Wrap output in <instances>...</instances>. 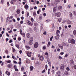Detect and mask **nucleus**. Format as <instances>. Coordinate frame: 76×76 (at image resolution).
Wrapping results in <instances>:
<instances>
[{
    "label": "nucleus",
    "instance_id": "1",
    "mask_svg": "<svg viewBox=\"0 0 76 76\" xmlns=\"http://www.w3.org/2000/svg\"><path fill=\"white\" fill-rule=\"evenodd\" d=\"M68 42L69 43H71L72 44H75V40L73 39L69 38L68 39Z\"/></svg>",
    "mask_w": 76,
    "mask_h": 76
},
{
    "label": "nucleus",
    "instance_id": "2",
    "mask_svg": "<svg viewBox=\"0 0 76 76\" xmlns=\"http://www.w3.org/2000/svg\"><path fill=\"white\" fill-rule=\"evenodd\" d=\"M27 24L28 25H30V26H32V25H33V23H31L29 20H28L27 23Z\"/></svg>",
    "mask_w": 76,
    "mask_h": 76
},
{
    "label": "nucleus",
    "instance_id": "3",
    "mask_svg": "<svg viewBox=\"0 0 76 76\" xmlns=\"http://www.w3.org/2000/svg\"><path fill=\"white\" fill-rule=\"evenodd\" d=\"M38 43L36 42L34 45V48H38Z\"/></svg>",
    "mask_w": 76,
    "mask_h": 76
},
{
    "label": "nucleus",
    "instance_id": "4",
    "mask_svg": "<svg viewBox=\"0 0 76 76\" xmlns=\"http://www.w3.org/2000/svg\"><path fill=\"white\" fill-rule=\"evenodd\" d=\"M64 64H61V65L60 68L61 70H64Z\"/></svg>",
    "mask_w": 76,
    "mask_h": 76
},
{
    "label": "nucleus",
    "instance_id": "5",
    "mask_svg": "<svg viewBox=\"0 0 76 76\" xmlns=\"http://www.w3.org/2000/svg\"><path fill=\"white\" fill-rule=\"evenodd\" d=\"M28 44L29 45H32L33 44V42L31 40H30L28 42Z\"/></svg>",
    "mask_w": 76,
    "mask_h": 76
},
{
    "label": "nucleus",
    "instance_id": "6",
    "mask_svg": "<svg viewBox=\"0 0 76 76\" xmlns=\"http://www.w3.org/2000/svg\"><path fill=\"white\" fill-rule=\"evenodd\" d=\"M56 15L57 17H60L61 16V13L60 12H58L56 14Z\"/></svg>",
    "mask_w": 76,
    "mask_h": 76
},
{
    "label": "nucleus",
    "instance_id": "7",
    "mask_svg": "<svg viewBox=\"0 0 76 76\" xmlns=\"http://www.w3.org/2000/svg\"><path fill=\"white\" fill-rule=\"evenodd\" d=\"M70 63L71 64H72V65H74V64H75V63H74V61L72 60H71L70 61Z\"/></svg>",
    "mask_w": 76,
    "mask_h": 76
},
{
    "label": "nucleus",
    "instance_id": "8",
    "mask_svg": "<svg viewBox=\"0 0 76 76\" xmlns=\"http://www.w3.org/2000/svg\"><path fill=\"white\" fill-rule=\"evenodd\" d=\"M24 7L26 10H28L29 8V6L27 4L25 5Z\"/></svg>",
    "mask_w": 76,
    "mask_h": 76
},
{
    "label": "nucleus",
    "instance_id": "9",
    "mask_svg": "<svg viewBox=\"0 0 76 76\" xmlns=\"http://www.w3.org/2000/svg\"><path fill=\"white\" fill-rule=\"evenodd\" d=\"M48 62L50 66H51V61H50V59H48Z\"/></svg>",
    "mask_w": 76,
    "mask_h": 76
},
{
    "label": "nucleus",
    "instance_id": "10",
    "mask_svg": "<svg viewBox=\"0 0 76 76\" xmlns=\"http://www.w3.org/2000/svg\"><path fill=\"white\" fill-rule=\"evenodd\" d=\"M58 9L59 10H62V9H63V7L61 6H59L58 7Z\"/></svg>",
    "mask_w": 76,
    "mask_h": 76
},
{
    "label": "nucleus",
    "instance_id": "11",
    "mask_svg": "<svg viewBox=\"0 0 76 76\" xmlns=\"http://www.w3.org/2000/svg\"><path fill=\"white\" fill-rule=\"evenodd\" d=\"M53 10L54 13H56L57 11V8L56 7H54Z\"/></svg>",
    "mask_w": 76,
    "mask_h": 76
},
{
    "label": "nucleus",
    "instance_id": "12",
    "mask_svg": "<svg viewBox=\"0 0 76 76\" xmlns=\"http://www.w3.org/2000/svg\"><path fill=\"white\" fill-rule=\"evenodd\" d=\"M39 59L41 61H43L44 60V57L42 56H41L40 57Z\"/></svg>",
    "mask_w": 76,
    "mask_h": 76
},
{
    "label": "nucleus",
    "instance_id": "13",
    "mask_svg": "<svg viewBox=\"0 0 76 76\" xmlns=\"http://www.w3.org/2000/svg\"><path fill=\"white\" fill-rule=\"evenodd\" d=\"M58 46L60 48H61V49H63V46H61L60 45V44H58Z\"/></svg>",
    "mask_w": 76,
    "mask_h": 76
},
{
    "label": "nucleus",
    "instance_id": "14",
    "mask_svg": "<svg viewBox=\"0 0 76 76\" xmlns=\"http://www.w3.org/2000/svg\"><path fill=\"white\" fill-rule=\"evenodd\" d=\"M58 35H57L56 36L55 39L56 40H58V39H59V37H58Z\"/></svg>",
    "mask_w": 76,
    "mask_h": 76
},
{
    "label": "nucleus",
    "instance_id": "15",
    "mask_svg": "<svg viewBox=\"0 0 76 76\" xmlns=\"http://www.w3.org/2000/svg\"><path fill=\"white\" fill-rule=\"evenodd\" d=\"M61 45L62 46H66L67 44L66 43H65L64 42H62L61 44Z\"/></svg>",
    "mask_w": 76,
    "mask_h": 76
},
{
    "label": "nucleus",
    "instance_id": "16",
    "mask_svg": "<svg viewBox=\"0 0 76 76\" xmlns=\"http://www.w3.org/2000/svg\"><path fill=\"white\" fill-rule=\"evenodd\" d=\"M12 66V65H11V64H8L7 65V67L8 68H11Z\"/></svg>",
    "mask_w": 76,
    "mask_h": 76
},
{
    "label": "nucleus",
    "instance_id": "17",
    "mask_svg": "<svg viewBox=\"0 0 76 76\" xmlns=\"http://www.w3.org/2000/svg\"><path fill=\"white\" fill-rule=\"evenodd\" d=\"M15 46L17 48H18V49H19L20 47H19V45L18 44H15Z\"/></svg>",
    "mask_w": 76,
    "mask_h": 76
},
{
    "label": "nucleus",
    "instance_id": "18",
    "mask_svg": "<svg viewBox=\"0 0 76 76\" xmlns=\"http://www.w3.org/2000/svg\"><path fill=\"white\" fill-rule=\"evenodd\" d=\"M30 34L28 33L27 34V38H30Z\"/></svg>",
    "mask_w": 76,
    "mask_h": 76
},
{
    "label": "nucleus",
    "instance_id": "19",
    "mask_svg": "<svg viewBox=\"0 0 76 76\" xmlns=\"http://www.w3.org/2000/svg\"><path fill=\"white\" fill-rule=\"evenodd\" d=\"M67 23L70 25L71 24V21L69 20H68L67 21Z\"/></svg>",
    "mask_w": 76,
    "mask_h": 76
},
{
    "label": "nucleus",
    "instance_id": "20",
    "mask_svg": "<svg viewBox=\"0 0 76 76\" xmlns=\"http://www.w3.org/2000/svg\"><path fill=\"white\" fill-rule=\"evenodd\" d=\"M33 16L34 17L37 16V14H36V12H34L33 13Z\"/></svg>",
    "mask_w": 76,
    "mask_h": 76
},
{
    "label": "nucleus",
    "instance_id": "21",
    "mask_svg": "<svg viewBox=\"0 0 76 76\" xmlns=\"http://www.w3.org/2000/svg\"><path fill=\"white\" fill-rule=\"evenodd\" d=\"M60 31L59 30H57V32H56V34L58 35H59V34H60Z\"/></svg>",
    "mask_w": 76,
    "mask_h": 76
},
{
    "label": "nucleus",
    "instance_id": "22",
    "mask_svg": "<svg viewBox=\"0 0 76 76\" xmlns=\"http://www.w3.org/2000/svg\"><path fill=\"white\" fill-rule=\"evenodd\" d=\"M73 34L74 35H76V30H75L73 31Z\"/></svg>",
    "mask_w": 76,
    "mask_h": 76
},
{
    "label": "nucleus",
    "instance_id": "23",
    "mask_svg": "<svg viewBox=\"0 0 76 76\" xmlns=\"http://www.w3.org/2000/svg\"><path fill=\"white\" fill-rule=\"evenodd\" d=\"M5 53H6V54H8V53H9V51L7 50L6 49L5 50Z\"/></svg>",
    "mask_w": 76,
    "mask_h": 76
},
{
    "label": "nucleus",
    "instance_id": "24",
    "mask_svg": "<svg viewBox=\"0 0 76 76\" xmlns=\"http://www.w3.org/2000/svg\"><path fill=\"white\" fill-rule=\"evenodd\" d=\"M20 10H18L17 11V13H18V14H19V13H20Z\"/></svg>",
    "mask_w": 76,
    "mask_h": 76
},
{
    "label": "nucleus",
    "instance_id": "25",
    "mask_svg": "<svg viewBox=\"0 0 76 76\" xmlns=\"http://www.w3.org/2000/svg\"><path fill=\"white\" fill-rule=\"evenodd\" d=\"M12 51L13 53H15L16 52V50L14 48H12Z\"/></svg>",
    "mask_w": 76,
    "mask_h": 76
},
{
    "label": "nucleus",
    "instance_id": "26",
    "mask_svg": "<svg viewBox=\"0 0 76 76\" xmlns=\"http://www.w3.org/2000/svg\"><path fill=\"white\" fill-rule=\"evenodd\" d=\"M11 4H14V3H15V2L13 1V0H11Z\"/></svg>",
    "mask_w": 76,
    "mask_h": 76
},
{
    "label": "nucleus",
    "instance_id": "27",
    "mask_svg": "<svg viewBox=\"0 0 76 76\" xmlns=\"http://www.w3.org/2000/svg\"><path fill=\"white\" fill-rule=\"evenodd\" d=\"M33 69H34V67L32 66H31V67H30L31 71L32 70H33Z\"/></svg>",
    "mask_w": 76,
    "mask_h": 76
},
{
    "label": "nucleus",
    "instance_id": "28",
    "mask_svg": "<svg viewBox=\"0 0 76 76\" xmlns=\"http://www.w3.org/2000/svg\"><path fill=\"white\" fill-rule=\"evenodd\" d=\"M26 48H27V50H29V49L30 47H29V46H26Z\"/></svg>",
    "mask_w": 76,
    "mask_h": 76
},
{
    "label": "nucleus",
    "instance_id": "29",
    "mask_svg": "<svg viewBox=\"0 0 76 76\" xmlns=\"http://www.w3.org/2000/svg\"><path fill=\"white\" fill-rule=\"evenodd\" d=\"M27 55L28 57H31V54L29 53H27Z\"/></svg>",
    "mask_w": 76,
    "mask_h": 76
},
{
    "label": "nucleus",
    "instance_id": "30",
    "mask_svg": "<svg viewBox=\"0 0 76 76\" xmlns=\"http://www.w3.org/2000/svg\"><path fill=\"white\" fill-rule=\"evenodd\" d=\"M6 62H7V63H11V61L10 60L9 61H7Z\"/></svg>",
    "mask_w": 76,
    "mask_h": 76
},
{
    "label": "nucleus",
    "instance_id": "31",
    "mask_svg": "<svg viewBox=\"0 0 76 76\" xmlns=\"http://www.w3.org/2000/svg\"><path fill=\"white\" fill-rule=\"evenodd\" d=\"M39 12H41V10L39 9L38 11H37V14H39Z\"/></svg>",
    "mask_w": 76,
    "mask_h": 76
},
{
    "label": "nucleus",
    "instance_id": "32",
    "mask_svg": "<svg viewBox=\"0 0 76 76\" xmlns=\"http://www.w3.org/2000/svg\"><path fill=\"white\" fill-rule=\"evenodd\" d=\"M21 69V71H23V70H24V67L23 66H22Z\"/></svg>",
    "mask_w": 76,
    "mask_h": 76
},
{
    "label": "nucleus",
    "instance_id": "33",
    "mask_svg": "<svg viewBox=\"0 0 76 76\" xmlns=\"http://www.w3.org/2000/svg\"><path fill=\"white\" fill-rule=\"evenodd\" d=\"M60 73V71H58L56 72L57 75H59Z\"/></svg>",
    "mask_w": 76,
    "mask_h": 76
},
{
    "label": "nucleus",
    "instance_id": "34",
    "mask_svg": "<svg viewBox=\"0 0 76 76\" xmlns=\"http://www.w3.org/2000/svg\"><path fill=\"white\" fill-rule=\"evenodd\" d=\"M53 36H52V37H51L50 39V41H52V39H53Z\"/></svg>",
    "mask_w": 76,
    "mask_h": 76
},
{
    "label": "nucleus",
    "instance_id": "35",
    "mask_svg": "<svg viewBox=\"0 0 76 76\" xmlns=\"http://www.w3.org/2000/svg\"><path fill=\"white\" fill-rule=\"evenodd\" d=\"M30 39H31L30 41H33V37H31L30 38Z\"/></svg>",
    "mask_w": 76,
    "mask_h": 76
},
{
    "label": "nucleus",
    "instance_id": "36",
    "mask_svg": "<svg viewBox=\"0 0 76 76\" xmlns=\"http://www.w3.org/2000/svg\"><path fill=\"white\" fill-rule=\"evenodd\" d=\"M43 50H45V49H46V47H45V46H43Z\"/></svg>",
    "mask_w": 76,
    "mask_h": 76
},
{
    "label": "nucleus",
    "instance_id": "37",
    "mask_svg": "<svg viewBox=\"0 0 76 76\" xmlns=\"http://www.w3.org/2000/svg\"><path fill=\"white\" fill-rule=\"evenodd\" d=\"M66 69L68 71H69V70H70V69H69V67H66Z\"/></svg>",
    "mask_w": 76,
    "mask_h": 76
},
{
    "label": "nucleus",
    "instance_id": "38",
    "mask_svg": "<svg viewBox=\"0 0 76 76\" xmlns=\"http://www.w3.org/2000/svg\"><path fill=\"white\" fill-rule=\"evenodd\" d=\"M42 18L41 16H40L39 17V19H40V20H41V19H42Z\"/></svg>",
    "mask_w": 76,
    "mask_h": 76
},
{
    "label": "nucleus",
    "instance_id": "39",
    "mask_svg": "<svg viewBox=\"0 0 76 76\" xmlns=\"http://www.w3.org/2000/svg\"><path fill=\"white\" fill-rule=\"evenodd\" d=\"M22 35L23 37H25V33H23L22 34Z\"/></svg>",
    "mask_w": 76,
    "mask_h": 76
},
{
    "label": "nucleus",
    "instance_id": "40",
    "mask_svg": "<svg viewBox=\"0 0 76 76\" xmlns=\"http://www.w3.org/2000/svg\"><path fill=\"white\" fill-rule=\"evenodd\" d=\"M73 14L74 15H76V12L75 11H73Z\"/></svg>",
    "mask_w": 76,
    "mask_h": 76
},
{
    "label": "nucleus",
    "instance_id": "41",
    "mask_svg": "<svg viewBox=\"0 0 76 76\" xmlns=\"http://www.w3.org/2000/svg\"><path fill=\"white\" fill-rule=\"evenodd\" d=\"M58 57H59V59H60V60H61V59H62V57H61V56H59Z\"/></svg>",
    "mask_w": 76,
    "mask_h": 76
},
{
    "label": "nucleus",
    "instance_id": "42",
    "mask_svg": "<svg viewBox=\"0 0 76 76\" xmlns=\"http://www.w3.org/2000/svg\"><path fill=\"white\" fill-rule=\"evenodd\" d=\"M10 72H8L7 75L8 76H10Z\"/></svg>",
    "mask_w": 76,
    "mask_h": 76
},
{
    "label": "nucleus",
    "instance_id": "43",
    "mask_svg": "<svg viewBox=\"0 0 76 76\" xmlns=\"http://www.w3.org/2000/svg\"><path fill=\"white\" fill-rule=\"evenodd\" d=\"M69 15H70V16L71 17H72V16H73V15L72 14V13L71 12H70Z\"/></svg>",
    "mask_w": 76,
    "mask_h": 76
},
{
    "label": "nucleus",
    "instance_id": "44",
    "mask_svg": "<svg viewBox=\"0 0 76 76\" xmlns=\"http://www.w3.org/2000/svg\"><path fill=\"white\" fill-rule=\"evenodd\" d=\"M29 12H27V17H28V16H29Z\"/></svg>",
    "mask_w": 76,
    "mask_h": 76
},
{
    "label": "nucleus",
    "instance_id": "45",
    "mask_svg": "<svg viewBox=\"0 0 76 76\" xmlns=\"http://www.w3.org/2000/svg\"><path fill=\"white\" fill-rule=\"evenodd\" d=\"M31 22H33V21H34V18H31Z\"/></svg>",
    "mask_w": 76,
    "mask_h": 76
},
{
    "label": "nucleus",
    "instance_id": "46",
    "mask_svg": "<svg viewBox=\"0 0 76 76\" xmlns=\"http://www.w3.org/2000/svg\"><path fill=\"white\" fill-rule=\"evenodd\" d=\"M14 69H16L17 68V66H16V65H14Z\"/></svg>",
    "mask_w": 76,
    "mask_h": 76
},
{
    "label": "nucleus",
    "instance_id": "47",
    "mask_svg": "<svg viewBox=\"0 0 76 76\" xmlns=\"http://www.w3.org/2000/svg\"><path fill=\"white\" fill-rule=\"evenodd\" d=\"M50 22V20H46V22H47V23H48V22Z\"/></svg>",
    "mask_w": 76,
    "mask_h": 76
},
{
    "label": "nucleus",
    "instance_id": "48",
    "mask_svg": "<svg viewBox=\"0 0 76 76\" xmlns=\"http://www.w3.org/2000/svg\"><path fill=\"white\" fill-rule=\"evenodd\" d=\"M45 72V69H44L42 72V73H44Z\"/></svg>",
    "mask_w": 76,
    "mask_h": 76
},
{
    "label": "nucleus",
    "instance_id": "49",
    "mask_svg": "<svg viewBox=\"0 0 76 76\" xmlns=\"http://www.w3.org/2000/svg\"><path fill=\"white\" fill-rule=\"evenodd\" d=\"M45 68L46 70L47 69V67H48V66H47V65H46L45 66Z\"/></svg>",
    "mask_w": 76,
    "mask_h": 76
},
{
    "label": "nucleus",
    "instance_id": "50",
    "mask_svg": "<svg viewBox=\"0 0 76 76\" xmlns=\"http://www.w3.org/2000/svg\"><path fill=\"white\" fill-rule=\"evenodd\" d=\"M58 21H59V22H61V18H59V19H58Z\"/></svg>",
    "mask_w": 76,
    "mask_h": 76
},
{
    "label": "nucleus",
    "instance_id": "51",
    "mask_svg": "<svg viewBox=\"0 0 76 76\" xmlns=\"http://www.w3.org/2000/svg\"><path fill=\"white\" fill-rule=\"evenodd\" d=\"M18 64L20 65L21 64H22V62L21 61H19L18 62Z\"/></svg>",
    "mask_w": 76,
    "mask_h": 76
},
{
    "label": "nucleus",
    "instance_id": "52",
    "mask_svg": "<svg viewBox=\"0 0 76 76\" xmlns=\"http://www.w3.org/2000/svg\"><path fill=\"white\" fill-rule=\"evenodd\" d=\"M42 26H43V25L42 24L41 25V29H42Z\"/></svg>",
    "mask_w": 76,
    "mask_h": 76
},
{
    "label": "nucleus",
    "instance_id": "53",
    "mask_svg": "<svg viewBox=\"0 0 76 76\" xmlns=\"http://www.w3.org/2000/svg\"><path fill=\"white\" fill-rule=\"evenodd\" d=\"M20 34H21V35H22V30L21 29H20Z\"/></svg>",
    "mask_w": 76,
    "mask_h": 76
},
{
    "label": "nucleus",
    "instance_id": "54",
    "mask_svg": "<svg viewBox=\"0 0 76 76\" xmlns=\"http://www.w3.org/2000/svg\"><path fill=\"white\" fill-rule=\"evenodd\" d=\"M13 62H14V63L15 64H16V63H17V62L16 61H14Z\"/></svg>",
    "mask_w": 76,
    "mask_h": 76
},
{
    "label": "nucleus",
    "instance_id": "55",
    "mask_svg": "<svg viewBox=\"0 0 76 76\" xmlns=\"http://www.w3.org/2000/svg\"><path fill=\"white\" fill-rule=\"evenodd\" d=\"M43 34L44 35H46V34H47V32L45 31L43 33Z\"/></svg>",
    "mask_w": 76,
    "mask_h": 76
},
{
    "label": "nucleus",
    "instance_id": "56",
    "mask_svg": "<svg viewBox=\"0 0 76 76\" xmlns=\"http://www.w3.org/2000/svg\"><path fill=\"white\" fill-rule=\"evenodd\" d=\"M56 2H57V3H58L59 2H60V0H55Z\"/></svg>",
    "mask_w": 76,
    "mask_h": 76
},
{
    "label": "nucleus",
    "instance_id": "57",
    "mask_svg": "<svg viewBox=\"0 0 76 76\" xmlns=\"http://www.w3.org/2000/svg\"><path fill=\"white\" fill-rule=\"evenodd\" d=\"M68 7V8H70V7H71V5H69Z\"/></svg>",
    "mask_w": 76,
    "mask_h": 76
},
{
    "label": "nucleus",
    "instance_id": "58",
    "mask_svg": "<svg viewBox=\"0 0 76 76\" xmlns=\"http://www.w3.org/2000/svg\"><path fill=\"white\" fill-rule=\"evenodd\" d=\"M13 42V41H12V40L11 39L10 41L9 42L10 43H11V42Z\"/></svg>",
    "mask_w": 76,
    "mask_h": 76
},
{
    "label": "nucleus",
    "instance_id": "59",
    "mask_svg": "<svg viewBox=\"0 0 76 76\" xmlns=\"http://www.w3.org/2000/svg\"><path fill=\"white\" fill-rule=\"evenodd\" d=\"M60 54H61V55H62H62L63 54H64V53L61 52V53H60Z\"/></svg>",
    "mask_w": 76,
    "mask_h": 76
},
{
    "label": "nucleus",
    "instance_id": "60",
    "mask_svg": "<svg viewBox=\"0 0 76 76\" xmlns=\"http://www.w3.org/2000/svg\"><path fill=\"white\" fill-rule=\"evenodd\" d=\"M8 40H9V39H8V38L6 39V42H7V41H8Z\"/></svg>",
    "mask_w": 76,
    "mask_h": 76
},
{
    "label": "nucleus",
    "instance_id": "61",
    "mask_svg": "<svg viewBox=\"0 0 76 76\" xmlns=\"http://www.w3.org/2000/svg\"><path fill=\"white\" fill-rule=\"evenodd\" d=\"M66 22V20H64L62 22V23H64Z\"/></svg>",
    "mask_w": 76,
    "mask_h": 76
},
{
    "label": "nucleus",
    "instance_id": "62",
    "mask_svg": "<svg viewBox=\"0 0 76 76\" xmlns=\"http://www.w3.org/2000/svg\"><path fill=\"white\" fill-rule=\"evenodd\" d=\"M34 26H37V23H34Z\"/></svg>",
    "mask_w": 76,
    "mask_h": 76
},
{
    "label": "nucleus",
    "instance_id": "63",
    "mask_svg": "<svg viewBox=\"0 0 76 76\" xmlns=\"http://www.w3.org/2000/svg\"><path fill=\"white\" fill-rule=\"evenodd\" d=\"M6 34H7V37H9V34H8V33H6Z\"/></svg>",
    "mask_w": 76,
    "mask_h": 76
},
{
    "label": "nucleus",
    "instance_id": "64",
    "mask_svg": "<svg viewBox=\"0 0 76 76\" xmlns=\"http://www.w3.org/2000/svg\"><path fill=\"white\" fill-rule=\"evenodd\" d=\"M4 1V0H1V2L2 4H3V2Z\"/></svg>",
    "mask_w": 76,
    "mask_h": 76
}]
</instances>
